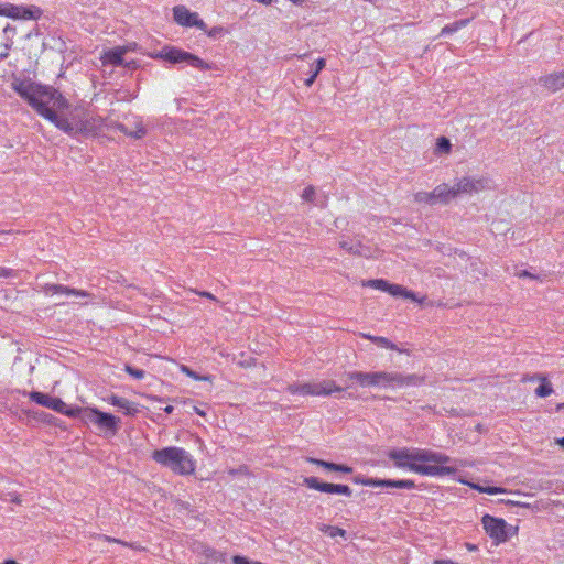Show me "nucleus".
<instances>
[{
	"instance_id": "1",
	"label": "nucleus",
	"mask_w": 564,
	"mask_h": 564,
	"mask_svg": "<svg viewBox=\"0 0 564 564\" xmlns=\"http://www.w3.org/2000/svg\"><path fill=\"white\" fill-rule=\"evenodd\" d=\"M12 88L42 117L54 123L69 135L88 130L87 120L80 113H72V118L63 116L69 107L68 100L55 88L43 86L30 79H14Z\"/></svg>"
},
{
	"instance_id": "2",
	"label": "nucleus",
	"mask_w": 564,
	"mask_h": 564,
	"mask_svg": "<svg viewBox=\"0 0 564 564\" xmlns=\"http://www.w3.org/2000/svg\"><path fill=\"white\" fill-rule=\"evenodd\" d=\"M388 457L398 468H408L424 476H452L457 468L447 466L452 458L443 453L421 448H394L389 451Z\"/></svg>"
},
{
	"instance_id": "3",
	"label": "nucleus",
	"mask_w": 564,
	"mask_h": 564,
	"mask_svg": "<svg viewBox=\"0 0 564 564\" xmlns=\"http://www.w3.org/2000/svg\"><path fill=\"white\" fill-rule=\"evenodd\" d=\"M347 378L355 380L361 387H403V386H419L422 383L423 378L416 375L403 376L399 372H361L350 371L346 373Z\"/></svg>"
},
{
	"instance_id": "4",
	"label": "nucleus",
	"mask_w": 564,
	"mask_h": 564,
	"mask_svg": "<svg viewBox=\"0 0 564 564\" xmlns=\"http://www.w3.org/2000/svg\"><path fill=\"white\" fill-rule=\"evenodd\" d=\"M152 458L175 474L189 475L195 470L194 459L188 452L181 447L171 446L155 449L152 453Z\"/></svg>"
},
{
	"instance_id": "5",
	"label": "nucleus",
	"mask_w": 564,
	"mask_h": 564,
	"mask_svg": "<svg viewBox=\"0 0 564 564\" xmlns=\"http://www.w3.org/2000/svg\"><path fill=\"white\" fill-rule=\"evenodd\" d=\"M79 417L85 423H93L95 424L99 430L109 432L111 435H116L120 429V419L102 411H99L97 409H82V412L79 413Z\"/></svg>"
},
{
	"instance_id": "6",
	"label": "nucleus",
	"mask_w": 564,
	"mask_h": 564,
	"mask_svg": "<svg viewBox=\"0 0 564 564\" xmlns=\"http://www.w3.org/2000/svg\"><path fill=\"white\" fill-rule=\"evenodd\" d=\"M288 391L291 394L327 397L334 392L343 391L333 380H323L321 382H308L302 384H290Z\"/></svg>"
},
{
	"instance_id": "7",
	"label": "nucleus",
	"mask_w": 564,
	"mask_h": 564,
	"mask_svg": "<svg viewBox=\"0 0 564 564\" xmlns=\"http://www.w3.org/2000/svg\"><path fill=\"white\" fill-rule=\"evenodd\" d=\"M28 395L33 402L69 417H78L82 412L80 408H70L62 399L39 391H31Z\"/></svg>"
},
{
	"instance_id": "8",
	"label": "nucleus",
	"mask_w": 564,
	"mask_h": 564,
	"mask_svg": "<svg viewBox=\"0 0 564 564\" xmlns=\"http://www.w3.org/2000/svg\"><path fill=\"white\" fill-rule=\"evenodd\" d=\"M162 57L172 64L186 63L189 66L200 70L212 69V65H209L198 56L176 47L165 48L163 51Z\"/></svg>"
},
{
	"instance_id": "9",
	"label": "nucleus",
	"mask_w": 564,
	"mask_h": 564,
	"mask_svg": "<svg viewBox=\"0 0 564 564\" xmlns=\"http://www.w3.org/2000/svg\"><path fill=\"white\" fill-rule=\"evenodd\" d=\"M456 197L462 194L478 193L490 188L491 181L487 177H462L454 185Z\"/></svg>"
},
{
	"instance_id": "10",
	"label": "nucleus",
	"mask_w": 564,
	"mask_h": 564,
	"mask_svg": "<svg viewBox=\"0 0 564 564\" xmlns=\"http://www.w3.org/2000/svg\"><path fill=\"white\" fill-rule=\"evenodd\" d=\"M303 485L310 489H314L321 492L337 494L347 497L352 495V490L347 485L324 482L314 476L305 477L303 479Z\"/></svg>"
},
{
	"instance_id": "11",
	"label": "nucleus",
	"mask_w": 564,
	"mask_h": 564,
	"mask_svg": "<svg viewBox=\"0 0 564 564\" xmlns=\"http://www.w3.org/2000/svg\"><path fill=\"white\" fill-rule=\"evenodd\" d=\"M365 286H370L383 292H388L389 294L393 296H402L405 299H410L414 302H417L416 294L412 291L406 290L404 286L399 284H392L383 279H375V280H368L362 283Z\"/></svg>"
},
{
	"instance_id": "12",
	"label": "nucleus",
	"mask_w": 564,
	"mask_h": 564,
	"mask_svg": "<svg viewBox=\"0 0 564 564\" xmlns=\"http://www.w3.org/2000/svg\"><path fill=\"white\" fill-rule=\"evenodd\" d=\"M486 533L497 543L505 542L507 540L506 521L500 518H495L489 514H485L481 519Z\"/></svg>"
},
{
	"instance_id": "13",
	"label": "nucleus",
	"mask_w": 564,
	"mask_h": 564,
	"mask_svg": "<svg viewBox=\"0 0 564 564\" xmlns=\"http://www.w3.org/2000/svg\"><path fill=\"white\" fill-rule=\"evenodd\" d=\"M44 292L45 294H66V295H76L82 297H90V293L84 290H78L74 288H69L63 284H45L44 285Z\"/></svg>"
},
{
	"instance_id": "14",
	"label": "nucleus",
	"mask_w": 564,
	"mask_h": 564,
	"mask_svg": "<svg viewBox=\"0 0 564 564\" xmlns=\"http://www.w3.org/2000/svg\"><path fill=\"white\" fill-rule=\"evenodd\" d=\"M539 83L550 91H557L564 88V72L553 73L540 77Z\"/></svg>"
},
{
	"instance_id": "15",
	"label": "nucleus",
	"mask_w": 564,
	"mask_h": 564,
	"mask_svg": "<svg viewBox=\"0 0 564 564\" xmlns=\"http://www.w3.org/2000/svg\"><path fill=\"white\" fill-rule=\"evenodd\" d=\"M107 401L111 405L121 409L126 415L134 416L139 412L138 405L126 398L112 394L107 398Z\"/></svg>"
},
{
	"instance_id": "16",
	"label": "nucleus",
	"mask_w": 564,
	"mask_h": 564,
	"mask_svg": "<svg viewBox=\"0 0 564 564\" xmlns=\"http://www.w3.org/2000/svg\"><path fill=\"white\" fill-rule=\"evenodd\" d=\"M127 51L126 46H116L112 50L105 52L102 56L104 64L108 63L113 66H123V55Z\"/></svg>"
},
{
	"instance_id": "17",
	"label": "nucleus",
	"mask_w": 564,
	"mask_h": 564,
	"mask_svg": "<svg viewBox=\"0 0 564 564\" xmlns=\"http://www.w3.org/2000/svg\"><path fill=\"white\" fill-rule=\"evenodd\" d=\"M197 13L191 12L184 6H176L173 8V18L176 23L183 26H192V22Z\"/></svg>"
},
{
	"instance_id": "18",
	"label": "nucleus",
	"mask_w": 564,
	"mask_h": 564,
	"mask_svg": "<svg viewBox=\"0 0 564 564\" xmlns=\"http://www.w3.org/2000/svg\"><path fill=\"white\" fill-rule=\"evenodd\" d=\"M434 196L436 203L447 204L452 199L456 198V194L454 191V186H448L447 184H441L434 188Z\"/></svg>"
},
{
	"instance_id": "19",
	"label": "nucleus",
	"mask_w": 564,
	"mask_h": 564,
	"mask_svg": "<svg viewBox=\"0 0 564 564\" xmlns=\"http://www.w3.org/2000/svg\"><path fill=\"white\" fill-rule=\"evenodd\" d=\"M307 460L312 464H315L317 466H321L329 471H340L344 474H351L354 471L352 467L341 464H336L332 462H326L317 458H307Z\"/></svg>"
},
{
	"instance_id": "20",
	"label": "nucleus",
	"mask_w": 564,
	"mask_h": 564,
	"mask_svg": "<svg viewBox=\"0 0 564 564\" xmlns=\"http://www.w3.org/2000/svg\"><path fill=\"white\" fill-rule=\"evenodd\" d=\"M370 484L378 485V487L399 488V489H413L415 487L414 481L409 480V479H401V480L379 479V482H370Z\"/></svg>"
},
{
	"instance_id": "21",
	"label": "nucleus",
	"mask_w": 564,
	"mask_h": 564,
	"mask_svg": "<svg viewBox=\"0 0 564 564\" xmlns=\"http://www.w3.org/2000/svg\"><path fill=\"white\" fill-rule=\"evenodd\" d=\"M340 248L347 250L348 252L361 257H369V249L365 248L360 241H340Z\"/></svg>"
},
{
	"instance_id": "22",
	"label": "nucleus",
	"mask_w": 564,
	"mask_h": 564,
	"mask_svg": "<svg viewBox=\"0 0 564 564\" xmlns=\"http://www.w3.org/2000/svg\"><path fill=\"white\" fill-rule=\"evenodd\" d=\"M197 552L203 554L206 558L213 560L215 562H225L226 561V554L225 553H223L220 551H217L216 549L210 547V546L205 545V544H200L197 547Z\"/></svg>"
},
{
	"instance_id": "23",
	"label": "nucleus",
	"mask_w": 564,
	"mask_h": 564,
	"mask_svg": "<svg viewBox=\"0 0 564 564\" xmlns=\"http://www.w3.org/2000/svg\"><path fill=\"white\" fill-rule=\"evenodd\" d=\"M361 336L364 338H367V339L371 340L373 344H376L379 347L388 348V349H392V350H398L399 352H403V350L399 349L392 341H390L386 337L372 336V335H369V334H361Z\"/></svg>"
},
{
	"instance_id": "24",
	"label": "nucleus",
	"mask_w": 564,
	"mask_h": 564,
	"mask_svg": "<svg viewBox=\"0 0 564 564\" xmlns=\"http://www.w3.org/2000/svg\"><path fill=\"white\" fill-rule=\"evenodd\" d=\"M21 14H19V19L23 20H37L42 15V10L39 7H22L21 6Z\"/></svg>"
},
{
	"instance_id": "25",
	"label": "nucleus",
	"mask_w": 564,
	"mask_h": 564,
	"mask_svg": "<svg viewBox=\"0 0 564 564\" xmlns=\"http://www.w3.org/2000/svg\"><path fill=\"white\" fill-rule=\"evenodd\" d=\"M468 22H469L468 19H463V20L449 23L442 29L441 35L453 34V33L457 32L459 29L466 26L468 24Z\"/></svg>"
},
{
	"instance_id": "26",
	"label": "nucleus",
	"mask_w": 564,
	"mask_h": 564,
	"mask_svg": "<svg viewBox=\"0 0 564 564\" xmlns=\"http://www.w3.org/2000/svg\"><path fill=\"white\" fill-rule=\"evenodd\" d=\"M21 6L14 4H6L1 8L0 15L19 19V14H21Z\"/></svg>"
},
{
	"instance_id": "27",
	"label": "nucleus",
	"mask_w": 564,
	"mask_h": 564,
	"mask_svg": "<svg viewBox=\"0 0 564 564\" xmlns=\"http://www.w3.org/2000/svg\"><path fill=\"white\" fill-rule=\"evenodd\" d=\"M414 199L417 203H425V204H429V205H435L436 204L435 196H434V189L432 192H430V193L429 192H417L414 195Z\"/></svg>"
},
{
	"instance_id": "28",
	"label": "nucleus",
	"mask_w": 564,
	"mask_h": 564,
	"mask_svg": "<svg viewBox=\"0 0 564 564\" xmlns=\"http://www.w3.org/2000/svg\"><path fill=\"white\" fill-rule=\"evenodd\" d=\"M325 59L324 58H318L315 63V73H312L310 75V77H307L304 82V84L310 87L313 85V83L315 82L316 77L318 76L319 72L325 67Z\"/></svg>"
},
{
	"instance_id": "29",
	"label": "nucleus",
	"mask_w": 564,
	"mask_h": 564,
	"mask_svg": "<svg viewBox=\"0 0 564 564\" xmlns=\"http://www.w3.org/2000/svg\"><path fill=\"white\" fill-rule=\"evenodd\" d=\"M118 129L123 132L124 134L132 137L134 139H141L145 135V128L142 124H138V128L135 131H129L126 126L118 124Z\"/></svg>"
},
{
	"instance_id": "30",
	"label": "nucleus",
	"mask_w": 564,
	"mask_h": 564,
	"mask_svg": "<svg viewBox=\"0 0 564 564\" xmlns=\"http://www.w3.org/2000/svg\"><path fill=\"white\" fill-rule=\"evenodd\" d=\"M302 198L306 202L314 203L317 206H324V200L315 203V188L314 186H307L302 194Z\"/></svg>"
},
{
	"instance_id": "31",
	"label": "nucleus",
	"mask_w": 564,
	"mask_h": 564,
	"mask_svg": "<svg viewBox=\"0 0 564 564\" xmlns=\"http://www.w3.org/2000/svg\"><path fill=\"white\" fill-rule=\"evenodd\" d=\"M321 530L325 533H327L330 538H336V536H345L346 535V531L344 529H340L338 527H333V525H327V524H323Z\"/></svg>"
},
{
	"instance_id": "32",
	"label": "nucleus",
	"mask_w": 564,
	"mask_h": 564,
	"mask_svg": "<svg viewBox=\"0 0 564 564\" xmlns=\"http://www.w3.org/2000/svg\"><path fill=\"white\" fill-rule=\"evenodd\" d=\"M473 488L478 490L479 492H485L488 495H496L500 492H506L505 488L494 487V486H481V485H471Z\"/></svg>"
},
{
	"instance_id": "33",
	"label": "nucleus",
	"mask_w": 564,
	"mask_h": 564,
	"mask_svg": "<svg viewBox=\"0 0 564 564\" xmlns=\"http://www.w3.org/2000/svg\"><path fill=\"white\" fill-rule=\"evenodd\" d=\"M553 392V389L549 382H545V379H543V382L535 389V394L540 398L549 397Z\"/></svg>"
},
{
	"instance_id": "34",
	"label": "nucleus",
	"mask_w": 564,
	"mask_h": 564,
	"mask_svg": "<svg viewBox=\"0 0 564 564\" xmlns=\"http://www.w3.org/2000/svg\"><path fill=\"white\" fill-rule=\"evenodd\" d=\"M126 371H127L131 377H133V378H134V379H137V380H141V379H143V378H144V376H145V371H144V370H142V369H138V368H134V367L129 366V365H127V366H126Z\"/></svg>"
},
{
	"instance_id": "35",
	"label": "nucleus",
	"mask_w": 564,
	"mask_h": 564,
	"mask_svg": "<svg viewBox=\"0 0 564 564\" xmlns=\"http://www.w3.org/2000/svg\"><path fill=\"white\" fill-rule=\"evenodd\" d=\"M436 147L440 152H449L452 144L447 138L440 137L437 139Z\"/></svg>"
},
{
	"instance_id": "36",
	"label": "nucleus",
	"mask_w": 564,
	"mask_h": 564,
	"mask_svg": "<svg viewBox=\"0 0 564 564\" xmlns=\"http://www.w3.org/2000/svg\"><path fill=\"white\" fill-rule=\"evenodd\" d=\"M354 481L356 484H361L364 486L378 487V485H371L368 482H379V479L378 478H364V477L357 476V477H355Z\"/></svg>"
},
{
	"instance_id": "37",
	"label": "nucleus",
	"mask_w": 564,
	"mask_h": 564,
	"mask_svg": "<svg viewBox=\"0 0 564 564\" xmlns=\"http://www.w3.org/2000/svg\"><path fill=\"white\" fill-rule=\"evenodd\" d=\"M0 276L1 278H17L18 271L10 269V268L0 267Z\"/></svg>"
},
{
	"instance_id": "38",
	"label": "nucleus",
	"mask_w": 564,
	"mask_h": 564,
	"mask_svg": "<svg viewBox=\"0 0 564 564\" xmlns=\"http://www.w3.org/2000/svg\"><path fill=\"white\" fill-rule=\"evenodd\" d=\"M182 371L195 380H206L207 379V377H202V376L197 375L195 371L189 369L187 366H182Z\"/></svg>"
},
{
	"instance_id": "39",
	"label": "nucleus",
	"mask_w": 564,
	"mask_h": 564,
	"mask_svg": "<svg viewBox=\"0 0 564 564\" xmlns=\"http://www.w3.org/2000/svg\"><path fill=\"white\" fill-rule=\"evenodd\" d=\"M192 26H196L197 29L207 32V24L198 18V15L195 17V19L192 22Z\"/></svg>"
},
{
	"instance_id": "40",
	"label": "nucleus",
	"mask_w": 564,
	"mask_h": 564,
	"mask_svg": "<svg viewBox=\"0 0 564 564\" xmlns=\"http://www.w3.org/2000/svg\"><path fill=\"white\" fill-rule=\"evenodd\" d=\"M221 32H223V28L221 26H215L212 30L207 31V34L210 37H216Z\"/></svg>"
},
{
	"instance_id": "41",
	"label": "nucleus",
	"mask_w": 564,
	"mask_h": 564,
	"mask_svg": "<svg viewBox=\"0 0 564 564\" xmlns=\"http://www.w3.org/2000/svg\"><path fill=\"white\" fill-rule=\"evenodd\" d=\"M197 294H199L200 296H204V297L210 299V300H213V301H216V297H215L212 293H209V292H207V291L197 292Z\"/></svg>"
},
{
	"instance_id": "42",
	"label": "nucleus",
	"mask_w": 564,
	"mask_h": 564,
	"mask_svg": "<svg viewBox=\"0 0 564 564\" xmlns=\"http://www.w3.org/2000/svg\"><path fill=\"white\" fill-rule=\"evenodd\" d=\"M433 564H458L451 560H435Z\"/></svg>"
},
{
	"instance_id": "43",
	"label": "nucleus",
	"mask_w": 564,
	"mask_h": 564,
	"mask_svg": "<svg viewBox=\"0 0 564 564\" xmlns=\"http://www.w3.org/2000/svg\"><path fill=\"white\" fill-rule=\"evenodd\" d=\"M9 496H10V498L8 500L15 502V503H20V498L18 495L9 494Z\"/></svg>"
},
{
	"instance_id": "44",
	"label": "nucleus",
	"mask_w": 564,
	"mask_h": 564,
	"mask_svg": "<svg viewBox=\"0 0 564 564\" xmlns=\"http://www.w3.org/2000/svg\"><path fill=\"white\" fill-rule=\"evenodd\" d=\"M104 539H105L106 541H109V542H116V543H120V544H123V545H128V543H124V542H122V541H120V540H117V539H111V538H109V536H104Z\"/></svg>"
},
{
	"instance_id": "45",
	"label": "nucleus",
	"mask_w": 564,
	"mask_h": 564,
	"mask_svg": "<svg viewBox=\"0 0 564 564\" xmlns=\"http://www.w3.org/2000/svg\"><path fill=\"white\" fill-rule=\"evenodd\" d=\"M8 50H9V46H6V50L0 53V61H3L8 57V55H9Z\"/></svg>"
},
{
	"instance_id": "46",
	"label": "nucleus",
	"mask_w": 564,
	"mask_h": 564,
	"mask_svg": "<svg viewBox=\"0 0 564 564\" xmlns=\"http://www.w3.org/2000/svg\"><path fill=\"white\" fill-rule=\"evenodd\" d=\"M519 276H530V278H533V275L531 273H529L527 270H523L519 273Z\"/></svg>"
},
{
	"instance_id": "47",
	"label": "nucleus",
	"mask_w": 564,
	"mask_h": 564,
	"mask_svg": "<svg viewBox=\"0 0 564 564\" xmlns=\"http://www.w3.org/2000/svg\"><path fill=\"white\" fill-rule=\"evenodd\" d=\"M174 411V408L172 405H167L164 408V412L167 414H171Z\"/></svg>"
},
{
	"instance_id": "48",
	"label": "nucleus",
	"mask_w": 564,
	"mask_h": 564,
	"mask_svg": "<svg viewBox=\"0 0 564 564\" xmlns=\"http://www.w3.org/2000/svg\"><path fill=\"white\" fill-rule=\"evenodd\" d=\"M466 547L469 550V551H476L477 550V546L475 544H470V543H466Z\"/></svg>"
},
{
	"instance_id": "49",
	"label": "nucleus",
	"mask_w": 564,
	"mask_h": 564,
	"mask_svg": "<svg viewBox=\"0 0 564 564\" xmlns=\"http://www.w3.org/2000/svg\"><path fill=\"white\" fill-rule=\"evenodd\" d=\"M194 410H195V412H196L198 415H200V416H205V412H204V411L199 410V409H198V408H196V406H194Z\"/></svg>"
},
{
	"instance_id": "50",
	"label": "nucleus",
	"mask_w": 564,
	"mask_h": 564,
	"mask_svg": "<svg viewBox=\"0 0 564 564\" xmlns=\"http://www.w3.org/2000/svg\"><path fill=\"white\" fill-rule=\"evenodd\" d=\"M507 503H510V505H516V506H525L524 503H520V502H514L512 500H508Z\"/></svg>"
},
{
	"instance_id": "51",
	"label": "nucleus",
	"mask_w": 564,
	"mask_h": 564,
	"mask_svg": "<svg viewBox=\"0 0 564 564\" xmlns=\"http://www.w3.org/2000/svg\"><path fill=\"white\" fill-rule=\"evenodd\" d=\"M3 564H18V563L13 560H7V561H4Z\"/></svg>"
},
{
	"instance_id": "52",
	"label": "nucleus",
	"mask_w": 564,
	"mask_h": 564,
	"mask_svg": "<svg viewBox=\"0 0 564 564\" xmlns=\"http://www.w3.org/2000/svg\"><path fill=\"white\" fill-rule=\"evenodd\" d=\"M557 443L564 447V436L557 441Z\"/></svg>"
},
{
	"instance_id": "53",
	"label": "nucleus",
	"mask_w": 564,
	"mask_h": 564,
	"mask_svg": "<svg viewBox=\"0 0 564 564\" xmlns=\"http://www.w3.org/2000/svg\"><path fill=\"white\" fill-rule=\"evenodd\" d=\"M310 73H311V74H312V73H315V65H311V70H310Z\"/></svg>"
},
{
	"instance_id": "54",
	"label": "nucleus",
	"mask_w": 564,
	"mask_h": 564,
	"mask_svg": "<svg viewBox=\"0 0 564 564\" xmlns=\"http://www.w3.org/2000/svg\"><path fill=\"white\" fill-rule=\"evenodd\" d=\"M11 231H0V235H11Z\"/></svg>"
},
{
	"instance_id": "55",
	"label": "nucleus",
	"mask_w": 564,
	"mask_h": 564,
	"mask_svg": "<svg viewBox=\"0 0 564 564\" xmlns=\"http://www.w3.org/2000/svg\"><path fill=\"white\" fill-rule=\"evenodd\" d=\"M562 409H564V403H561L557 405V410H562Z\"/></svg>"
},
{
	"instance_id": "56",
	"label": "nucleus",
	"mask_w": 564,
	"mask_h": 564,
	"mask_svg": "<svg viewBox=\"0 0 564 564\" xmlns=\"http://www.w3.org/2000/svg\"><path fill=\"white\" fill-rule=\"evenodd\" d=\"M3 31H4V32L11 31V28L8 25V26H6V28H4V30H3Z\"/></svg>"
}]
</instances>
